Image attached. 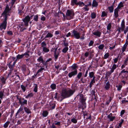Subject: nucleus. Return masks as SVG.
Segmentation results:
<instances>
[{"label":"nucleus","mask_w":128,"mask_h":128,"mask_svg":"<svg viewBox=\"0 0 128 128\" xmlns=\"http://www.w3.org/2000/svg\"><path fill=\"white\" fill-rule=\"evenodd\" d=\"M52 36L53 35L52 34H51V33L48 32L44 37V38H51L52 37Z\"/></svg>","instance_id":"nucleus-30"},{"label":"nucleus","mask_w":128,"mask_h":128,"mask_svg":"<svg viewBox=\"0 0 128 128\" xmlns=\"http://www.w3.org/2000/svg\"><path fill=\"white\" fill-rule=\"evenodd\" d=\"M72 34L74 36L75 38L77 39H78L80 38V34L77 31L74 30H72Z\"/></svg>","instance_id":"nucleus-7"},{"label":"nucleus","mask_w":128,"mask_h":128,"mask_svg":"<svg viewBox=\"0 0 128 128\" xmlns=\"http://www.w3.org/2000/svg\"><path fill=\"white\" fill-rule=\"evenodd\" d=\"M28 85V84H27L26 86H24V85L22 84L21 85V88L24 92L25 91L26 89V88L27 86Z\"/></svg>","instance_id":"nucleus-29"},{"label":"nucleus","mask_w":128,"mask_h":128,"mask_svg":"<svg viewBox=\"0 0 128 128\" xmlns=\"http://www.w3.org/2000/svg\"><path fill=\"white\" fill-rule=\"evenodd\" d=\"M77 0H71V5L72 6H74L75 4L77 6Z\"/></svg>","instance_id":"nucleus-27"},{"label":"nucleus","mask_w":128,"mask_h":128,"mask_svg":"<svg viewBox=\"0 0 128 128\" xmlns=\"http://www.w3.org/2000/svg\"><path fill=\"white\" fill-rule=\"evenodd\" d=\"M104 16L107 17V13L104 11H102V14L101 15V17H104Z\"/></svg>","instance_id":"nucleus-32"},{"label":"nucleus","mask_w":128,"mask_h":128,"mask_svg":"<svg viewBox=\"0 0 128 128\" xmlns=\"http://www.w3.org/2000/svg\"><path fill=\"white\" fill-rule=\"evenodd\" d=\"M108 9L110 13L113 12L114 10V8L112 6L108 7Z\"/></svg>","instance_id":"nucleus-24"},{"label":"nucleus","mask_w":128,"mask_h":128,"mask_svg":"<svg viewBox=\"0 0 128 128\" xmlns=\"http://www.w3.org/2000/svg\"><path fill=\"white\" fill-rule=\"evenodd\" d=\"M95 78H96V77H93V78L92 79V80L91 82H90L91 83H92L93 84H94V83L95 82Z\"/></svg>","instance_id":"nucleus-56"},{"label":"nucleus","mask_w":128,"mask_h":128,"mask_svg":"<svg viewBox=\"0 0 128 128\" xmlns=\"http://www.w3.org/2000/svg\"><path fill=\"white\" fill-rule=\"evenodd\" d=\"M33 52V50H32L31 51L28 50L27 52H25L24 54H22L23 56H25L26 57L28 58L30 56V53L31 54Z\"/></svg>","instance_id":"nucleus-12"},{"label":"nucleus","mask_w":128,"mask_h":128,"mask_svg":"<svg viewBox=\"0 0 128 128\" xmlns=\"http://www.w3.org/2000/svg\"><path fill=\"white\" fill-rule=\"evenodd\" d=\"M112 115V114L110 113L107 116L108 118L109 119L110 122L113 121L115 118V116H113Z\"/></svg>","instance_id":"nucleus-11"},{"label":"nucleus","mask_w":128,"mask_h":128,"mask_svg":"<svg viewBox=\"0 0 128 128\" xmlns=\"http://www.w3.org/2000/svg\"><path fill=\"white\" fill-rule=\"evenodd\" d=\"M75 91V90H72L70 88L68 90H64L63 91L61 94V96L63 98L60 100L62 101L63 99L69 98L72 96L74 94Z\"/></svg>","instance_id":"nucleus-1"},{"label":"nucleus","mask_w":128,"mask_h":128,"mask_svg":"<svg viewBox=\"0 0 128 128\" xmlns=\"http://www.w3.org/2000/svg\"><path fill=\"white\" fill-rule=\"evenodd\" d=\"M94 72H91L89 73V77L90 78H93V77H95L94 76Z\"/></svg>","instance_id":"nucleus-26"},{"label":"nucleus","mask_w":128,"mask_h":128,"mask_svg":"<svg viewBox=\"0 0 128 128\" xmlns=\"http://www.w3.org/2000/svg\"><path fill=\"white\" fill-rule=\"evenodd\" d=\"M71 121L74 124H76L77 122V119H75L74 118H73L71 119Z\"/></svg>","instance_id":"nucleus-37"},{"label":"nucleus","mask_w":128,"mask_h":128,"mask_svg":"<svg viewBox=\"0 0 128 128\" xmlns=\"http://www.w3.org/2000/svg\"><path fill=\"white\" fill-rule=\"evenodd\" d=\"M98 5V2L96 0H93L92 4V6L93 7H96Z\"/></svg>","instance_id":"nucleus-18"},{"label":"nucleus","mask_w":128,"mask_h":128,"mask_svg":"<svg viewBox=\"0 0 128 128\" xmlns=\"http://www.w3.org/2000/svg\"><path fill=\"white\" fill-rule=\"evenodd\" d=\"M74 15V10L72 9L68 10L66 14V18L68 20H70L73 18Z\"/></svg>","instance_id":"nucleus-2"},{"label":"nucleus","mask_w":128,"mask_h":128,"mask_svg":"<svg viewBox=\"0 0 128 128\" xmlns=\"http://www.w3.org/2000/svg\"><path fill=\"white\" fill-rule=\"evenodd\" d=\"M26 26V24L24 23L19 24L18 26L20 29L19 32L21 33L24 32V31L27 29V26Z\"/></svg>","instance_id":"nucleus-4"},{"label":"nucleus","mask_w":128,"mask_h":128,"mask_svg":"<svg viewBox=\"0 0 128 128\" xmlns=\"http://www.w3.org/2000/svg\"><path fill=\"white\" fill-rule=\"evenodd\" d=\"M7 78H5L4 76H1L0 78V81L1 82V84L4 85L6 83V81Z\"/></svg>","instance_id":"nucleus-15"},{"label":"nucleus","mask_w":128,"mask_h":128,"mask_svg":"<svg viewBox=\"0 0 128 128\" xmlns=\"http://www.w3.org/2000/svg\"><path fill=\"white\" fill-rule=\"evenodd\" d=\"M109 56V53L107 52L104 55V58L105 59H106Z\"/></svg>","instance_id":"nucleus-50"},{"label":"nucleus","mask_w":128,"mask_h":128,"mask_svg":"<svg viewBox=\"0 0 128 128\" xmlns=\"http://www.w3.org/2000/svg\"><path fill=\"white\" fill-rule=\"evenodd\" d=\"M110 85L109 81L107 82L105 85L104 88L106 90H108L110 88Z\"/></svg>","instance_id":"nucleus-19"},{"label":"nucleus","mask_w":128,"mask_h":128,"mask_svg":"<svg viewBox=\"0 0 128 128\" xmlns=\"http://www.w3.org/2000/svg\"><path fill=\"white\" fill-rule=\"evenodd\" d=\"M128 61V57H127V58L124 60V63L126 65L127 64V63Z\"/></svg>","instance_id":"nucleus-63"},{"label":"nucleus","mask_w":128,"mask_h":128,"mask_svg":"<svg viewBox=\"0 0 128 128\" xmlns=\"http://www.w3.org/2000/svg\"><path fill=\"white\" fill-rule=\"evenodd\" d=\"M121 25L122 27L125 28V22L124 20L122 22Z\"/></svg>","instance_id":"nucleus-46"},{"label":"nucleus","mask_w":128,"mask_h":128,"mask_svg":"<svg viewBox=\"0 0 128 128\" xmlns=\"http://www.w3.org/2000/svg\"><path fill=\"white\" fill-rule=\"evenodd\" d=\"M127 46V45H126L125 44H124V45L123 46L122 49V52H124L125 51Z\"/></svg>","instance_id":"nucleus-40"},{"label":"nucleus","mask_w":128,"mask_h":128,"mask_svg":"<svg viewBox=\"0 0 128 128\" xmlns=\"http://www.w3.org/2000/svg\"><path fill=\"white\" fill-rule=\"evenodd\" d=\"M40 63H37L35 64V67H36V69H38L39 67L40 64Z\"/></svg>","instance_id":"nucleus-55"},{"label":"nucleus","mask_w":128,"mask_h":128,"mask_svg":"<svg viewBox=\"0 0 128 128\" xmlns=\"http://www.w3.org/2000/svg\"><path fill=\"white\" fill-rule=\"evenodd\" d=\"M8 66L10 68L12 69L13 68L14 66L12 64H10V63L9 64Z\"/></svg>","instance_id":"nucleus-61"},{"label":"nucleus","mask_w":128,"mask_h":128,"mask_svg":"<svg viewBox=\"0 0 128 128\" xmlns=\"http://www.w3.org/2000/svg\"><path fill=\"white\" fill-rule=\"evenodd\" d=\"M72 72L69 73L68 75L70 78H71L72 76H74L76 75L78 73L77 70H71Z\"/></svg>","instance_id":"nucleus-8"},{"label":"nucleus","mask_w":128,"mask_h":128,"mask_svg":"<svg viewBox=\"0 0 128 128\" xmlns=\"http://www.w3.org/2000/svg\"><path fill=\"white\" fill-rule=\"evenodd\" d=\"M104 44H102L100 45L98 47L99 50H102L104 47Z\"/></svg>","instance_id":"nucleus-43"},{"label":"nucleus","mask_w":128,"mask_h":128,"mask_svg":"<svg viewBox=\"0 0 128 128\" xmlns=\"http://www.w3.org/2000/svg\"><path fill=\"white\" fill-rule=\"evenodd\" d=\"M24 56L22 54H18L16 56V61H17L18 60H19L21 59Z\"/></svg>","instance_id":"nucleus-20"},{"label":"nucleus","mask_w":128,"mask_h":128,"mask_svg":"<svg viewBox=\"0 0 128 128\" xmlns=\"http://www.w3.org/2000/svg\"><path fill=\"white\" fill-rule=\"evenodd\" d=\"M93 34L94 36H96L98 37H100V36L101 34V32H100L96 30V31L93 32Z\"/></svg>","instance_id":"nucleus-16"},{"label":"nucleus","mask_w":128,"mask_h":128,"mask_svg":"<svg viewBox=\"0 0 128 128\" xmlns=\"http://www.w3.org/2000/svg\"><path fill=\"white\" fill-rule=\"evenodd\" d=\"M50 128H56V126L54 124V123L52 124V125L50 126Z\"/></svg>","instance_id":"nucleus-64"},{"label":"nucleus","mask_w":128,"mask_h":128,"mask_svg":"<svg viewBox=\"0 0 128 128\" xmlns=\"http://www.w3.org/2000/svg\"><path fill=\"white\" fill-rule=\"evenodd\" d=\"M10 123V122L9 121H7L4 124V127L5 128H7L9 124Z\"/></svg>","instance_id":"nucleus-39"},{"label":"nucleus","mask_w":128,"mask_h":128,"mask_svg":"<svg viewBox=\"0 0 128 128\" xmlns=\"http://www.w3.org/2000/svg\"><path fill=\"white\" fill-rule=\"evenodd\" d=\"M4 95V92L2 91H0V98L2 99Z\"/></svg>","instance_id":"nucleus-52"},{"label":"nucleus","mask_w":128,"mask_h":128,"mask_svg":"<svg viewBox=\"0 0 128 128\" xmlns=\"http://www.w3.org/2000/svg\"><path fill=\"white\" fill-rule=\"evenodd\" d=\"M116 87L117 88V90L118 91H120L121 90L122 86L121 85H119L118 86L116 85Z\"/></svg>","instance_id":"nucleus-34"},{"label":"nucleus","mask_w":128,"mask_h":128,"mask_svg":"<svg viewBox=\"0 0 128 128\" xmlns=\"http://www.w3.org/2000/svg\"><path fill=\"white\" fill-rule=\"evenodd\" d=\"M121 121L119 123V125L118 126V128H119V127H120L122 125L124 122V120L122 119H121Z\"/></svg>","instance_id":"nucleus-48"},{"label":"nucleus","mask_w":128,"mask_h":128,"mask_svg":"<svg viewBox=\"0 0 128 128\" xmlns=\"http://www.w3.org/2000/svg\"><path fill=\"white\" fill-rule=\"evenodd\" d=\"M78 5H79L80 6H82L84 5V4L82 2L79 1L77 2V6Z\"/></svg>","instance_id":"nucleus-31"},{"label":"nucleus","mask_w":128,"mask_h":128,"mask_svg":"<svg viewBox=\"0 0 128 128\" xmlns=\"http://www.w3.org/2000/svg\"><path fill=\"white\" fill-rule=\"evenodd\" d=\"M12 77L13 79L17 80V82H19L20 80V78L19 76L16 73H15V74L12 76Z\"/></svg>","instance_id":"nucleus-13"},{"label":"nucleus","mask_w":128,"mask_h":128,"mask_svg":"<svg viewBox=\"0 0 128 128\" xmlns=\"http://www.w3.org/2000/svg\"><path fill=\"white\" fill-rule=\"evenodd\" d=\"M78 67L76 64H73L71 67V70H77L76 68Z\"/></svg>","instance_id":"nucleus-25"},{"label":"nucleus","mask_w":128,"mask_h":128,"mask_svg":"<svg viewBox=\"0 0 128 128\" xmlns=\"http://www.w3.org/2000/svg\"><path fill=\"white\" fill-rule=\"evenodd\" d=\"M91 94H92V96H95V91L94 90H92L91 92Z\"/></svg>","instance_id":"nucleus-57"},{"label":"nucleus","mask_w":128,"mask_h":128,"mask_svg":"<svg viewBox=\"0 0 128 128\" xmlns=\"http://www.w3.org/2000/svg\"><path fill=\"white\" fill-rule=\"evenodd\" d=\"M78 96H80V102L82 104V106L86 108V98L84 97L82 94H78Z\"/></svg>","instance_id":"nucleus-3"},{"label":"nucleus","mask_w":128,"mask_h":128,"mask_svg":"<svg viewBox=\"0 0 128 128\" xmlns=\"http://www.w3.org/2000/svg\"><path fill=\"white\" fill-rule=\"evenodd\" d=\"M50 86L52 90H55L56 88V84H52Z\"/></svg>","instance_id":"nucleus-28"},{"label":"nucleus","mask_w":128,"mask_h":128,"mask_svg":"<svg viewBox=\"0 0 128 128\" xmlns=\"http://www.w3.org/2000/svg\"><path fill=\"white\" fill-rule=\"evenodd\" d=\"M24 110L25 112H26L27 114H29L31 113V111L30 109L27 108L26 107H24Z\"/></svg>","instance_id":"nucleus-22"},{"label":"nucleus","mask_w":128,"mask_h":128,"mask_svg":"<svg viewBox=\"0 0 128 128\" xmlns=\"http://www.w3.org/2000/svg\"><path fill=\"white\" fill-rule=\"evenodd\" d=\"M30 21V16L28 15L26 16L23 19V21L24 22V23L26 24V26H28V23Z\"/></svg>","instance_id":"nucleus-9"},{"label":"nucleus","mask_w":128,"mask_h":128,"mask_svg":"<svg viewBox=\"0 0 128 128\" xmlns=\"http://www.w3.org/2000/svg\"><path fill=\"white\" fill-rule=\"evenodd\" d=\"M50 106H51V109L53 110L55 108L56 106V104H50Z\"/></svg>","instance_id":"nucleus-53"},{"label":"nucleus","mask_w":128,"mask_h":128,"mask_svg":"<svg viewBox=\"0 0 128 128\" xmlns=\"http://www.w3.org/2000/svg\"><path fill=\"white\" fill-rule=\"evenodd\" d=\"M68 47H66L63 49L62 50V52L64 53H65L68 50Z\"/></svg>","instance_id":"nucleus-38"},{"label":"nucleus","mask_w":128,"mask_h":128,"mask_svg":"<svg viewBox=\"0 0 128 128\" xmlns=\"http://www.w3.org/2000/svg\"><path fill=\"white\" fill-rule=\"evenodd\" d=\"M7 34L10 36H12L13 34L12 32L11 31H8L7 32Z\"/></svg>","instance_id":"nucleus-51"},{"label":"nucleus","mask_w":128,"mask_h":128,"mask_svg":"<svg viewBox=\"0 0 128 128\" xmlns=\"http://www.w3.org/2000/svg\"><path fill=\"white\" fill-rule=\"evenodd\" d=\"M48 112L47 111H43L42 115L44 117H46L48 116Z\"/></svg>","instance_id":"nucleus-23"},{"label":"nucleus","mask_w":128,"mask_h":128,"mask_svg":"<svg viewBox=\"0 0 128 128\" xmlns=\"http://www.w3.org/2000/svg\"><path fill=\"white\" fill-rule=\"evenodd\" d=\"M21 67L23 71H26V66L25 64L22 65L21 66Z\"/></svg>","instance_id":"nucleus-41"},{"label":"nucleus","mask_w":128,"mask_h":128,"mask_svg":"<svg viewBox=\"0 0 128 128\" xmlns=\"http://www.w3.org/2000/svg\"><path fill=\"white\" fill-rule=\"evenodd\" d=\"M128 26H126L125 28V30H124V34H126L128 31Z\"/></svg>","instance_id":"nucleus-59"},{"label":"nucleus","mask_w":128,"mask_h":128,"mask_svg":"<svg viewBox=\"0 0 128 128\" xmlns=\"http://www.w3.org/2000/svg\"><path fill=\"white\" fill-rule=\"evenodd\" d=\"M40 20L42 21H44L46 20V18L44 16L42 15L40 18Z\"/></svg>","instance_id":"nucleus-60"},{"label":"nucleus","mask_w":128,"mask_h":128,"mask_svg":"<svg viewBox=\"0 0 128 128\" xmlns=\"http://www.w3.org/2000/svg\"><path fill=\"white\" fill-rule=\"evenodd\" d=\"M112 27V25L111 23H109L108 24L107 26V28L108 30H110V29Z\"/></svg>","instance_id":"nucleus-42"},{"label":"nucleus","mask_w":128,"mask_h":128,"mask_svg":"<svg viewBox=\"0 0 128 128\" xmlns=\"http://www.w3.org/2000/svg\"><path fill=\"white\" fill-rule=\"evenodd\" d=\"M124 2H121L119 3V4H118L117 7V8L118 9H120L121 8H122L124 6Z\"/></svg>","instance_id":"nucleus-21"},{"label":"nucleus","mask_w":128,"mask_h":128,"mask_svg":"<svg viewBox=\"0 0 128 128\" xmlns=\"http://www.w3.org/2000/svg\"><path fill=\"white\" fill-rule=\"evenodd\" d=\"M18 14L20 15H22V14L23 13V11L21 10H19L18 9Z\"/></svg>","instance_id":"nucleus-58"},{"label":"nucleus","mask_w":128,"mask_h":128,"mask_svg":"<svg viewBox=\"0 0 128 128\" xmlns=\"http://www.w3.org/2000/svg\"><path fill=\"white\" fill-rule=\"evenodd\" d=\"M96 17V14L94 12L91 14V17L92 19H94Z\"/></svg>","instance_id":"nucleus-36"},{"label":"nucleus","mask_w":128,"mask_h":128,"mask_svg":"<svg viewBox=\"0 0 128 128\" xmlns=\"http://www.w3.org/2000/svg\"><path fill=\"white\" fill-rule=\"evenodd\" d=\"M10 10L9 7L7 6L6 7L5 10L4 12L2 14V15L4 18L5 17H6V18H7V13L9 12Z\"/></svg>","instance_id":"nucleus-6"},{"label":"nucleus","mask_w":128,"mask_h":128,"mask_svg":"<svg viewBox=\"0 0 128 128\" xmlns=\"http://www.w3.org/2000/svg\"><path fill=\"white\" fill-rule=\"evenodd\" d=\"M94 43V41L93 40H91L90 41V42L89 43L88 46H92L93 45Z\"/></svg>","instance_id":"nucleus-54"},{"label":"nucleus","mask_w":128,"mask_h":128,"mask_svg":"<svg viewBox=\"0 0 128 128\" xmlns=\"http://www.w3.org/2000/svg\"><path fill=\"white\" fill-rule=\"evenodd\" d=\"M82 73L81 72H79L78 74L77 77L78 79H80L81 77L82 76Z\"/></svg>","instance_id":"nucleus-47"},{"label":"nucleus","mask_w":128,"mask_h":128,"mask_svg":"<svg viewBox=\"0 0 128 128\" xmlns=\"http://www.w3.org/2000/svg\"><path fill=\"white\" fill-rule=\"evenodd\" d=\"M42 47V48L46 47V44L44 41L42 42L41 44Z\"/></svg>","instance_id":"nucleus-33"},{"label":"nucleus","mask_w":128,"mask_h":128,"mask_svg":"<svg viewBox=\"0 0 128 128\" xmlns=\"http://www.w3.org/2000/svg\"><path fill=\"white\" fill-rule=\"evenodd\" d=\"M34 91L36 92H37L38 86L37 84H35V85L34 88Z\"/></svg>","instance_id":"nucleus-45"},{"label":"nucleus","mask_w":128,"mask_h":128,"mask_svg":"<svg viewBox=\"0 0 128 128\" xmlns=\"http://www.w3.org/2000/svg\"><path fill=\"white\" fill-rule=\"evenodd\" d=\"M7 23V18L6 17H5V18H4V20L0 25V30H2L3 29L5 30L6 29Z\"/></svg>","instance_id":"nucleus-5"},{"label":"nucleus","mask_w":128,"mask_h":128,"mask_svg":"<svg viewBox=\"0 0 128 128\" xmlns=\"http://www.w3.org/2000/svg\"><path fill=\"white\" fill-rule=\"evenodd\" d=\"M58 48L56 47V48H55V47L52 48V50H55V51H54V57L55 59H58V54H57L56 53V52L57 50V49H58Z\"/></svg>","instance_id":"nucleus-14"},{"label":"nucleus","mask_w":128,"mask_h":128,"mask_svg":"<svg viewBox=\"0 0 128 128\" xmlns=\"http://www.w3.org/2000/svg\"><path fill=\"white\" fill-rule=\"evenodd\" d=\"M82 112H83V114L84 116V119L85 116H87L88 114L87 112L86 111H82Z\"/></svg>","instance_id":"nucleus-49"},{"label":"nucleus","mask_w":128,"mask_h":128,"mask_svg":"<svg viewBox=\"0 0 128 128\" xmlns=\"http://www.w3.org/2000/svg\"><path fill=\"white\" fill-rule=\"evenodd\" d=\"M19 103L21 105V106H23L25 104H27V101L26 100L24 99L23 98H22V99L19 100Z\"/></svg>","instance_id":"nucleus-10"},{"label":"nucleus","mask_w":128,"mask_h":128,"mask_svg":"<svg viewBox=\"0 0 128 128\" xmlns=\"http://www.w3.org/2000/svg\"><path fill=\"white\" fill-rule=\"evenodd\" d=\"M116 65L115 64H114L112 66V68L115 70L116 68Z\"/></svg>","instance_id":"nucleus-62"},{"label":"nucleus","mask_w":128,"mask_h":128,"mask_svg":"<svg viewBox=\"0 0 128 128\" xmlns=\"http://www.w3.org/2000/svg\"><path fill=\"white\" fill-rule=\"evenodd\" d=\"M38 14L34 16L33 20L34 21L37 22L38 20Z\"/></svg>","instance_id":"nucleus-35"},{"label":"nucleus","mask_w":128,"mask_h":128,"mask_svg":"<svg viewBox=\"0 0 128 128\" xmlns=\"http://www.w3.org/2000/svg\"><path fill=\"white\" fill-rule=\"evenodd\" d=\"M119 9L117 8L114 10V15L116 18H117L118 16V12L119 11Z\"/></svg>","instance_id":"nucleus-17"},{"label":"nucleus","mask_w":128,"mask_h":128,"mask_svg":"<svg viewBox=\"0 0 128 128\" xmlns=\"http://www.w3.org/2000/svg\"><path fill=\"white\" fill-rule=\"evenodd\" d=\"M43 51L45 52H47L49 51V50L46 47L43 48Z\"/></svg>","instance_id":"nucleus-44"}]
</instances>
